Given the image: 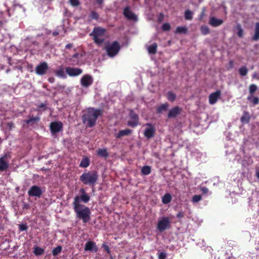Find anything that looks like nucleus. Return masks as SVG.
<instances>
[{
  "instance_id": "36",
  "label": "nucleus",
  "mask_w": 259,
  "mask_h": 259,
  "mask_svg": "<svg viewBox=\"0 0 259 259\" xmlns=\"http://www.w3.org/2000/svg\"><path fill=\"white\" fill-rule=\"evenodd\" d=\"M236 29L238 30L237 31V35L240 37L242 38L243 36V30L241 27V26L240 24H237L236 27Z\"/></svg>"
},
{
  "instance_id": "42",
  "label": "nucleus",
  "mask_w": 259,
  "mask_h": 259,
  "mask_svg": "<svg viewBox=\"0 0 259 259\" xmlns=\"http://www.w3.org/2000/svg\"><path fill=\"white\" fill-rule=\"evenodd\" d=\"M62 250V247L61 246H58L55 248H54L53 250V254L54 255H57L59 253H60Z\"/></svg>"
},
{
  "instance_id": "50",
  "label": "nucleus",
  "mask_w": 259,
  "mask_h": 259,
  "mask_svg": "<svg viewBox=\"0 0 259 259\" xmlns=\"http://www.w3.org/2000/svg\"><path fill=\"white\" fill-rule=\"evenodd\" d=\"M38 108H43L44 110H46L47 108L46 104L44 103H40L38 105Z\"/></svg>"
},
{
  "instance_id": "15",
  "label": "nucleus",
  "mask_w": 259,
  "mask_h": 259,
  "mask_svg": "<svg viewBox=\"0 0 259 259\" xmlns=\"http://www.w3.org/2000/svg\"><path fill=\"white\" fill-rule=\"evenodd\" d=\"M123 15L128 20L137 21L138 19L137 16L131 11L128 7H126L123 9Z\"/></svg>"
},
{
  "instance_id": "16",
  "label": "nucleus",
  "mask_w": 259,
  "mask_h": 259,
  "mask_svg": "<svg viewBox=\"0 0 259 259\" xmlns=\"http://www.w3.org/2000/svg\"><path fill=\"white\" fill-rule=\"evenodd\" d=\"M221 95V91L217 90L215 92H213L209 96V103L211 105L214 104L218 101V99L220 97Z\"/></svg>"
},
{
  "instance_id": "54",
  "label": "nucleus",
  "mask_w": 259,
  "mask_h": 259,
  "mask_svg": "<svg viewBox=\"0 0 259 259\" xmlns=\"http://www.w3.org/2000/svg\"><path fill=\"white\" fill-rule=\"evenodd\" d=\"M201 190H202V192H203V193H207V192H208V189H207V188H206V187H203V188H201Z\"/></svg>"
},
{
  "instance_id": "37",
  "label": "nucleus",
  "mask_w": 259,
  "mask_h": 259,
  "mask_svg": "<svg viewBox=\"0 0 259 259\" xmlns=\"http://www.w3.org/2000/svg\"><path fill=\"white\" fill-rule=\"evenodd\" d=\"M184 16L186 20H191L193 19V13L189 10L185 11Z\"/></svg>"
},
{
  "instance_id": "6",
  "label": "nucleus",
  "mask_w": 259,
  "mask_h": 259,
  "mask_svg": "<svg viewBox=\"0 0 259 259\" xmlns=\"http://www.w3.org/2000/svg\"><path fill=\"white\" fill-rule=\"evenodd\" d=\"M170 226V220L168 217H162L159 219L157 223V229L162 232L167 229Z\"/></svg>"
},
{
  "instance_id": "5",
  "label": "nucleus",
  "mask_w": 259,
  "mask_h": 259,
  "mask_svg": "<svg viewBox=\"0 0 259 259\" xmlns=\"http://www.w3.org/2000/svg\"><path fill=\"white\" fill-rule=\"evenodd\" d=\"M120 49V46L117 41H114L110 45H106V50L107 55L111 57L116 56Z\"/></svg>"
},
{
  "instance_id": "48",
  "label": "nucleus",
  "mask_w": 259,
  "mask_h": 259,
  "mask_svg": "<svg viewBox=\"0 0 259 259\" xmlns=\"http://www.w3.org/2000/svg\"><path fill=\"white\" fill-rule=\"evenodd\" d=\"M97 4H98L100 6V7L101 8H102V5L103 4L104 0H95Z\"/></svg>"
},
{
  "instance_id": "35",
  "label": "nucleus",
  "mask_w": 259,
  "mask_h": 259,
  "mask_svg": "<svg viewBox=\"0 0 259 259\" xmlns=\"http://www.w3.org/2000/svg\"><path fill=\"white\" fill-rule=\"evenodd\" d=\"M188 29L186 27L178 26L176 28V33H186L187 32Z\"/></svg>"
},
{
  "instance_id": "51",
  "label": "nucleus",
  "mask_w": 259,
  "mask_h": 259,
  "mask_svg": "<svg viewBox=\"0 0 259 259\" xmlns=\"http://www.w3.org/2000/svg\"><path fill=\"white\" fill-rule=\"evenodd\" d=\"M103 247H104L105 250L107 251L108 253L110 252V250H109V248L108 246H107L106 244H103Z\"/></svg>"
},
{
  "instance_id": "58",
  "label": "nucleus",
  "mask_w": 259,
  "mask_h": 259,
  "mask_svg": "<svg viewBox=\"0 0 259 259\" xmlns=\"http://www.w3.org/2000/svg\"><path fill=\"white\" fill-rule=\"evenodd\" d=\"M229 64H230L231 67H232L233 65V61L232 60H230L229 61Z\"/></svg>"
},
{
  "instance_id": "46",
  "label": "nucleus",
  "mask_w": 259,
  "mask_h": 259,
  "mask_svg": "<svg viewBox=\"0 0 259 259\" xmlns=\"http://www.w3.org/2000/svg\"><path fill=\"white\" fill-rule=\"evenodd\" d=\"M158 257L159 259H165L166 257V254L164 252H160Z\"/></svg>"
},
{
  "instance_id": "25",
  "label": "nucleus",
  "mask_w": 259,
  "mask_h": 259,
  "mask_svg": "<svg viewBox=\"0 0 259 259\" xmlns=\"http://www.w3.org/2000/svg\"><path fill=\"white\" fill-rule=\"evenodd\" d=\"M250 119V117L249 113L247 111H244L240 118V121L243 123H248L249 122Z\"/></svg>"
},
{
  "instance_id": "9",
  "label": "nucleus",
  "mask_w": 259,
  "mask_h": 259,
  "mask_svg": "<svg viewBox=\"0 0 259 259\" xmlns=\"http://www.w3.org/2000/svg\"><path fill=\"white\" fill-rule=\"evenodd\" d=\"M146 125L148 127L145 130L144 135L146 138L149 139L154 136L156 130L154 125L151 123H147Z\"/></svg>"
},
{
  "instance_id": "47",
  "label": "nucleus",
  "mask_w": 259,
  "mask_h": 259,
  "mask_svg": "<svg viewBox=\"0 0 259 259\" xmlns=\"http://www.w3.org/2000/svg\"><path fill=\"white\" fill-rule=\"evenodd\" d=\"M27 227L26 226V225H24V224H22V225H19V229L20 231H25L27 229Z\"/></svg>"
},
{
  "instance_id": "4",
  "label": "nucleus",
  "mask_w": 259,
  "mask_h": 259,
  "mask_svg": "<svg viewBox=\"0 0 259 259\" xmlns=\"http://www.w3.org/2000/svg\"><path fill=\"white\" fill-rule=\"evenodd\" d=\"M90 197L88 194L80 195V196H76L74 199L73 204L74 206L75 210H80V209L81 207V205L80 204V201H82L84 203H87L89 201ZM81 210H90L89 208L85 207L84 209H82Z\"/></svg>"
},
{
  "instance_id": "61",
  "label": "nucleus",
  "mask_w": 259,
  "mask_h": 259,
  "mask_svg": "<svg viewBox=\"0 0 259 259\" xmlns=\"http://www.w3.org/2000/svg\"><path fill=\"white\" fill-rule=\"evenodd\" d=\"M256 176L259 179V171L256 173Z\"/></svg>"
},
{
  "instance_id": "23",
  "label": "nucleus",
  "mask_w": 259,
  "mask_h": 259,
  "mask_svg": "<svg viewBox=\"0 0 259 259\" xmlns=\"http://www.w3.org/2000/svg\"><path fill=\"white\" fill-rule=\"evenodd\" d=\"M40 120V117L39 116L30 117L28 119L25 120L24 122L27 124L33 125L34 123H36Z\"/></svg>"
},
{
  "instance_id": "56",
  "label": "nucleus",
  "mask_w": 259,
  "mask_h": 259,
  "mask_svg": "<svg viewBox=\"0 0 259 259\" xmlns=\"http://www.w3.org/2000/svg\"><path fill=\"white\" fill-rule=\"evenodd\" d=\"M252 77L253 78H256L258 79L259 77H257V73L256 72H254L252 75Z\"/></svg>"
},
{
  "instance_id": "2",
  "label": "nucleus",
  "mask_w": 259,
  "mask_h": 259,
  "mask_svg": "<svg viewBox=\"0 0 259 259\" xmlns=\"http://www.w3.org/2000/svg\"><path fill=\"white\" fill-rule=\"evenodd\" d=\"M98 179V174L95 170L83 172L79 178L80 181L84 185L94 186Z\"/></svg>"
},
{
  "instance_id": "53",
  "label": "nucleus",
  "mask_w": 259,
  "mask_h": 259,
  "mask_svg": "<svg viewBox=\"0 0 259 259\" xmlns=\"http://www.w3.org/2000/svg\"><path fill=\"white\" fill-rule=\"evenodd\" d=\"M73 47V44H68L65 46V48L66 49H70Z\"/></svg>"
},
{
  "instance_id": "45",
  "label": "nucleus",
  "mask_w": 259,
  "mask_h": 259,
  "mask_svg": "<svg viewBox=\"0 0 259 259\" xmlns=\"http://www.w3.org/2000/svg\"><path fill=\"white\" fill-rule=\"evenodd\" d=\"M201 196L200 195H196L193 197L192 200L194 202H197L201 199Z\"/></svg>"
},
{
  "instance_id": "31",
  "label": "nucleus",
  "mask_w": 259,
  "mask_h": 259,
  "mask_svg": "<svg viewBox=\"0 0 259 259\" xmlns=\"http://www.w3.org/2000/svg\"><path fill=\"white\" fill-rule=\"evenodd\" d=\"M171 196L169 193H166L162 197V201L164 204H167L171 201Z\"/></svg>"
},
{
  "instance_id": "62",
  "label": "nucleus",
  "mask_w": 259,
  "mask_h": 259,
  "mask_svg": "<svg viewBox=\"0 0 259 259\" xmlns=\"http://www.w3.org/2000/svg\"><path fill=\"white\" fill-rule=\"evenodd\" d=\"M52 79H52V78H50L49 79V81L50 82H53Z\"/></svg>"
},
{
  "instance_id": "8",
  "label": "nucleus",
  "mask_w": 259,
  "mask_h": 259,
  "mask_svg": "<svg viewBox=\"0 0 259 259\" xmlns=\"http://www.w3.org/2000/svg\"><path fill=\"white\" fill-rule=\"evenodd\" d=\"M11 157L9 153H6L0 157V171H4L9 167L8 159Z\"/></svg>"
},
{
  "instance_id": "57",
  "label": "nucleus",
  "mask_w": 259,
  "mask_h": 259,
  "mask_svg": "<svg viewBox=\"0 0 259 259\" xmlns=\"http://www.w3.org/2000/svg\"><path fill=\"white\" fill-rule=\"evenodd\" d=\"M53 35L55 36H57L59 34V32L58 31H54L53 32Z\"/></svg>"
},
{
  "instance_id": "14",
  "label": "nucleus",
  "mask_w": 259,
  "mask_h": 259,
  "mask_svg": "<svg viewBox=\"0 0 259 259\" xmlns=\"http://www.w3.org/2000/svg\"><path fill=\"white\" fill-rule=\"evenodd\" d=\"M182 110V108L179 106H175L169 110L167 114V117L168 118H176L178 115L181 113Z\"/></svg>"
},
{
  "instance_id": "59",
  "label": "nucleus",
  "mask_w": 259,
  "mask_h": 259,
  "mask_svg": "<svg viewBox=\"0 0 259 259\" xmlns=\"http://www.w3.org/2000/svg\"><path fill=\"white\" fill-rule=\"evenodd\" d=\"M177 216H178V217H180L182 216V213H181V212H179V213L177 214Z\"/></svg>"
},
{
  "instance_id": "27",
  "label": "nucleus",
  "mask_w": 259,
  "mask_h": 259,
  "mask_svg": "<svg viewBox=\"0 0 259 259\" xmlns=\"http://www.w3.org/2000/svg\"><path fill=\"white\" fill-rule=\"evenodd\" d=\"M90 160L89 157H84L82 159L80 164L79 167L86 168L90 165Z\"/></svg>"
},
{
  "instance_id": "21",
  "label": "nucleus",
  "mask_w": 259,
  "mask_h": 259,
  "mask_svg": "<svg viewBox=\"0 0 259 259\" xmlns=\"http://www.w3.org/2000/svg\"><path fill=\"white\" fill-rule=\"evenodd\" d=\"M223 23V21L222 19H217L215 17H211L210 18L209 20V24L213 26V27H217L221 24H222Z\"/></svg>"
},
{
  "instance_id": "20",
  "label": "nucleus",
  "mask_w": 259,
  "mask_h": 259,
  "mask_svg": "<svg viewBox=\"0 0 259 259\" xmlns=\"http://www.w3.org/2000/svg\"><path fill=\"white\" fill-rule=\"evenodd\" d=\"M132 133V131L129 128H126L123 130H120L115 136L117 139L121 138V137L125 136H128Z\"/></svg>"
},
{
  "instance_id": "55",
  "label": "nucleus",
  "mask_w": 259,
  "mask_h": 259,
  "mask_svg": "<svg viewBox=\"0 0 259 259\" xmlns=\"http://www.w3.org/2000/svg\"><path fill=\"white\" fill-rule=\"evenodd\" d=\"M163 18V14L162 13H160L158 17L159 21H161Z\"/></svg>"
},
{
  "instance_id": "34",
  "label": "nucleus",
  "mask_w": 259,
  "mask_h": 259,
  "mask_svg": "<svg viewBox=\"0 0 259 259\" xmlns=\"http://www.w3.org/2000/svg\"><path fill=\"white\" fill-rule=\"evenodd\" d=\"M239 73L242 76H245L248 73V69L246 66H242L239 70Z\"/></svg>"
},
{
  "instance_id": "18",
  "label": "nucleus",
  "mask_w": 259,
  "mask_h": 259,
  "mask_svg": "<svg viewBox=\"0 0 259 259\" xmlns=\"http://www.w3.org/2000/svg\"><path fill=\"white\" fill-rule=\"evenodd\" d=\"M76 215L86 223L90 219V211H76Z\"/></svg>"
},
{
  "instance_id": "13",
  "label": "nucleus",
  "mask_w": 259,
  "mask_h": 259,
  "mask_svg": "<svg viewBox=\"0 0 259 259\" xmlns=\"http://www.w3.org/2000/svg\"><path fill=\"white\" fill-rule=\"evenodd\" d=\"M93 82V78L92 76L89 74L84 75L82 76L80 80V83L82 87L88 88L91 85Z\"/></svg>"
},
{
  "instance_id": "19",
  "label": "nucleus",
  "mask_w": 259,
  "mask_h": 259,
  "mask_svg": "<svg viewBox=\"0 0 259 259\" xmlns=\"http://www.w3.org/2000/svg\"><path fill=\"white\" fill-rule=\"evenodd\" d=\"M84 250L96 252L98 251V248L95 242L89 241L87 242L84 247Z\"/></svg>"
},
{
  "instance_id": "32",
  "label": "nucleus",
  "mask_w": 259,
  "mask_h": 259,
  "mask_svg": "<svg viewBox=\"0 0 259 259\" xmlns=\"http://www.w3.org/2000/svg\"><path fill=\"white\" fill-rule=\"evenodd\" d=\"M257 90V87L255 84H251L249 86L248 91H249V94L251 95H253L256 92Z\"/></svg>"
},
{
  "instance_id": "41",
  "label": "nucleus",
  "mask_w": 259,
  "mask_h": 259,
  "mask_svg": "<svg viewBox=\"0 0 259 259\" xmlns=\"http://www.w3.org/2000/svg\"><path fill=\"white\" fill-rule=\"evenodd\" d=\"M200 30L203 35H206L210 32L209 28L207 26H202L200 28Z\"/></svg>"
},
{
  "instance_id": "43",
  "label": "nucleus",
  "mask_w": 259,
  "mask_h": 259,
  "mask_svg": "<svg viewBox=\"0 0 259 259\" xmlns=\"http://www.w3.org/2000/svg\"><path fill=\"white\" fill-rule=\"evenodd\" d=\"M162 29L163 31H169L170 29V24L168 23H164L162 26Z\"/></svg>"
},
{
  "instance_id": "1",
  "label": "nucleus",
  "mask_w": 259,
  "mask_h": 259,
  "mask_svg": "<svg viewBox=\"0 0 259 259\" xmlns=\"http://www.w3.org/2000/svg\"><path fill=\"white\" fill-rule=\"evenodd\" d=\"M103 111L100 109L89 107L83 111L82 116V122L89 127H94L98 117L102 116Z\"/></svg>"
},
{
  "instance_id": "28",
  "label": "nucleus",
  "mask_w": 259,
  "mask_h": 259,
  "mask_svg": "<svg viewBox=\"0 0 259 259\" xmlns=\"http://www.w3.org/2000/svg\"><path fill=\"white\" fill-rule=\"evenodd\" d=\"M157 44L155 42L149 46L148 48V51L149 54L154 55L157 52Z\"/></svg>"
},
{
  "instance_id": "39",
  "label": "nucleus",
  "mask_w": 259,
  "mask_h": 259,
  "mask_svg": "<svg viewBox=\"0 0 259 259\" xmlns=\"http://www.w3.org/2000/svg\"><path fill=\"white\" fill-rule=\"evenodd\" d=\"M99 15L97 12L92 11L89 15V18L91 20L95 19L97 20L99 19Z\"/></svg>"
},
{
  "instance_id": "49",
  "label": "nucleus",
  "mask_w": 259,
  "mask_h": 259,
  "mask_svg": "<svg viewBox=\"0 0 259 259\" xmlns=\"http://www.w3.org/2000/svg\"><path fill=\"white\" fill-rule=\"evenodd\" d=\"M7 126L10 130H11L13 127H14V124L12 122H8L7 123Z\"/></svg>"
},
{
  "instance_id": "12",
  "label": "nucleus",
  "mask_w": 259,
  "mask_h": 259,
  "mask_svg": "<svg viewBox=\"0 0 259 259\" xmlns=\"http://www.w3.org/2000/svg\"><path fill=\"white\" fill-rule=\"evenodd\" d=\"M49 69L48 64L43 62L39 64L35 68L36 73L39 75H43L46 74Z\"/></svg>"
},
{
  "instance_id": "7",
  "label": "nucleus",
  "mask_w": 259,
  "mask_h": 259,
  "mask_svg": "<svg viewBox=\"0 0 259 259\" xmlns=\"http://www.w3.org/2000/svg\"><path fill=\"white\" fill-rule=\"evenodd\" d=\"M129 116L131 120H128L127 122V125L132 127L137 126L139 124V116L133 110H131Z\"/></svg>"
},
{
  "instance_id": "22",
  "label": "nucleus",
  "mask_w": 259,
  "mask_h": 259,
  "mask_svg": "<svg viewBox=\"0 0 259 259\" xmlns=\"http://www.w3.org/2000/svg\"><path fill=\"white\" fill-rule=\"evenodd\" d=\"M97 155L100 157L105 158L109 156V153L106 148L98 149L97 150Z\"/></svg>"
},
{
  "instance_id": "63",
  "label": "nucleus",
  "mask_w": 259,
  "mask_h": 259,
  "mask_svg": "<svg viewBox=\"0 0 259 259\" xmlns=\"http://www.w3.org/2000/svg\"><path fill=\"white\" fill-rule=\"evenodd\" d=\"M10 70L9 69H7V70H6V72H7V73L9 72L10 71Z\"/></svg>"
},
{
  "instance_id": "24",
  "label": "nucleus",
  "mask_w": 259,
  "mask_h": 259,
  "mask_svg": "<svg viewBox=\"0 0 259 259\" xmlns=\"http://www.w3.org/2000/svg\"><path fill=\"white\" fill-rule=\"evenodd\" d=\"M259 39V22H256L254 26V34L252 37V40L257 41Z\"/></svg>"
},
{
  "instance_id": "29",
  "label": "nucleus",
  "mask_w": 259,
  "mask_h": 259,
  "mask_svg": "<svg viewBox=\"0 0 259 259\" xmlns=\"http://www.w3.org/2000/svg\"><path fill=\"white\" fill-rule=\"evenodd\" d=\"M169 107V105L168 103H165L161 104L158 107H157L156 109V112L157 113H160L162 111H165L167 110Z\"/></svg>"
},
{
  "instance_id": "33",
  "label": "nucleus",
  "mask_w": 259,
  "mask_h": 259,
  "mask_svg": "<svg viewBox=\"0 0 259 259\" xmlns=\"http://www.w3.org/2000/svg\"><path fill=\"white\" fill-rule=\"evenodd\" d=\"M167 99L168 101L172 102L176 100V95L173 92L169 91L167 93Z\"/></svg>"
},
{
  "instance_id": "11",
  "label": "nucleus",
  "mask_w": 259,
  "mask_h": 259,
  "mask_svg": "<svg viewBox=\"0 0 259 259\" xmlns=\"http://www.w3.org/2000/svg\"><path fill=\"white\" fill-rule=\"evenodd\" d=\"M42 194L41 188L36 185L32 186L28 191V194L30 197H40Z\"/></svg>"
},
{
  "instance_id": "64",
  "label": "nucleus",
  "mask_w": 259,
  "mask_h": 259,
  "mask_svg": "<svg viewBox=\"0 0 259 259\" xmlns=\"http://www.w3.org/2000/svg\"><path fill=\"white\" fill-rule=\"evenodd\" d=\"M111 259H112V258H111Z\"/></svg>"
},
{
  "instance_id": "30",
  "label": "nucleus",
  "mask_w": 259,
  "mask_h": 259,
  "mask_svg": "<svg viewBox=\"0 0 259 259\" xmlns=\"http://www.w3.org/2000/svg\"><path fill=\"white\" fill-rule=\"evenodd\" d=\"M151 172V168L150 166L145 165L141 168V173L143 175H148Z\"/></svg>"
},
{
  "instance_id": "10",
  "label": "nucleus",
  "mask_w": 259,
  "mask_h": 259,
  "mask_svg": "<svg viewBox=\"0 0 259 259\" xmlns=\"http://www.w3.org/2000/svg\"><path fill=\"white\" fill-rule=\"evenodd\" d=\"M50 131L52 135L61 131L63 129V123L61 121H53L50 125Z\"/></svg>"
},
{
  "instance_id": "44",
  "label": "nucleus",
  "mask_w": 259,
  "mask_h": 259,
  "mask_svg": "<svg viewBox=\"0 0 259 259\" xmlns=\"http://www.w3.org/2000/svg\"><path fill=\"white\" fill-rule=\"evenodd\" d=\"M71 6L73 7H77L80 5L79 0H69Z\"/></svg>"
},
{
  "instance_id": "60",
  "label": "nucleus",
  "mask_w": 259,
  "mask_h": 259,
  "mask_svg": "<svg viewBox=\"0 0 259 259\" xmlns=\"http://www.w3.org/2000/svg\"><path fill=\"white\" fill-rule=\"evenodd\" d=\"M77 56H78V54H74V55L73 56V57L75 58V57H76Z\"/></svg>"
},
{
  "instance_id": "40",
  "label": "nucleus",
  "mask_w": 259,
  "mask_h": 259,
  "mask_svg": "<svg viewBox=\"0 0 259 259\" xmlns=\"http://www.w3.org/2000/svg\"><path fill=\"white\" fill-rule=\"evenodd\" d=\"M44 252V250L40 247L35 246L34 248V253L36 255H41Z\"/></svg>"
},
{
  "instance_id": "26",
  "label": "nucleus",
  "mask_w": 259,
  "mask_h": 259,
  "mask_svg": "<svg viewBox=\"0 0 259 259\" xmlns=\"http://www.w3.org/2000/svg\"><path fill=\"white\" fill-rule=\"evenodd\" d=\"M247 100L253 105H257L259 103V98L254 97L252 95H249L247 98Z\"/></svg>"
},
{
  "instance_id": "17",
  "label": "nucleus",
  "mask_w": 259,
  "mask_h": 259,
  "mask_svg": "<svg viewBox=\"0 0 259 259\" xmlns=\"http://www.w3.org/2000/svg\"><path fill=\"white\" fill-rule=\"evenodd\" d=\"M66 72L70 76H76L82 73V70L80 68L68 67L66 68Z\"/></svg>"
},
{
  "instance_id": "3",
  "label": "nucleus",
  "mask_w": 259,
  "mask_h": 259,
  "mask_svg": "<svg viewBox=\"0 0 259 259\" xmlns=\"http://www.w3.org/2000/svg\"><path fill=\"white\" fill-rule=\"evenodd\" d=\"M106 30L101 27H95L90 35L93 36L94 42L98 45H102L105 41L104 36Z\"/></svg>"
},
{
  "instance_id": "52",
  "label": "nucleus",
  "mask_w": 259,
  "mask_h": 259,
  "mask_svg": "<svg viewBox=\"0 0 259 259\" xmlns=\"http://www.w3.org/2000/svg\"><path fill=\"white\" fill-rule=\"evenodd\" d=\"M79 192L80 193V195H85L88 194L86 192L85 190L83 188H81L79 190Z\"/></svg>"
},
{
  "instance_id": "38",
  "label": "nucleus",
  "mask_w": 259,
  "mask_h": 259,
  "mask_svg": "<svg viewBox=\"0 0 259 259\" xmlns=\"http://www.w3.org/2000/svg\"><path fill=\"white\" fill-rule=\"evenodd\" d=\"M55 74L57 76L61 78H65L66 77L63 68L57 70L55 71Z\"/></svg>"
}]
</instances>
